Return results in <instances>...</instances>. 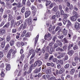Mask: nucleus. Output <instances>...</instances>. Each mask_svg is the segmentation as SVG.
Returning a JSON list of instances; mask_svg holds the SVG:
<instances>
[{
  "label": "nucleus",
  "mask_w": 80,
  "mask_h": 80,
  "mask_svg": "<svg viewBox=\"0 0 80 80\" xmlns=\"http://www.w3.org/2000/svg\"><path fill=\"white\" fill-rule=\"evenodd\" d=\"M44 38L45 40H50L52 38V37H51V34L50 33H48L45 34L44 36Z\"/></svg>",
  "instance_id": "nucleus-1"
},
{
  "label": "nucleus",
  "mask_w": 80,
  "mask_h": 80,
  "mask_svg": "<svg viewBox=\"0 0 80 80\" xmlns=\"http://www.w3.org/2000/svg\"><path fill=\"white\" fill-rule=\"evenodd\" d=\"M17 52V51H14L13 49H11L9 51V53H10V54H11L12 53V57L13 58L15 57V54Z\"/></svg>",
  "instance_id": "nucleus-2"
},
{
  "label": "nucleus",
  "mask_w": 80,
  "mask_h": 80,
  "mask_svg": "<svg viewBox=\"0 0 80 80\" xmlns=\"http://www.w3.org/2000/svg\"><path fill=\"white\" fill-rule=\"evenodd\" d=\"M77 17L73 16L70 17V19L72 22H75V21H76V20H77Z\"/></svg>",
  "instance_id": "nucleus-3"
},
{
  "label": "nucleus",
  "mask_w": 80,
  "mask_h": 80,
  "mask_svg": "<svg viewBox=\"0 0 80 80\" xmlns=\"http://www.w3.org/2000/svg\"><path fill=\"white\" fill-rule=\"evenodd\" d=\"M74 28L76 30H78V28H80V24H78V23L76 22L75 24Z\"/></svg>",
  "instance_id": "nucleus-4"
},
{
  "label": "nucleus",
  "mask_w": 80,
  "mask_h": 80,
  "mask_svg": "<svg viewBox=\"0 0 80 80\" xmlns=\"http://www.w3.org/2000/svg\"><path fill=\"white\" fill-rule=\"evenodd\" d=\"M6 33V30L4 29H0V34L1 35H3Z\"/></svg>",
  "instance_id": "nucleus-5"
},
{
  "label": "nucleus",
  "mask_w": 80,
  "mask_h": 80,
  "mask_svg": "<svg viewBox=\"0 0 80 80\" xmlns=\"http://www.w3.org/2000/svg\"><path fill=\"white\" fill-rule=\"evenodd\" d=\"M27 27V23H24V24H21L20 27V28L22 29V28L23 30H24Z\"/></svg>",
  "instance_id": "nucleus-6"
},
{
  "label": "nucleus",
  "mask_w": 80,
  "mask_h": 80,
  "mask_svg": "<svg viewBox=\"0 0 80 80\" xmlns=\"http://www.w3.org/2000/svg\"><path fill=\"white\" fill-rule=\"evenodd\" d=\"M52 68H49L46 71V73L47 74H50L52 73Z\"/></svg>",
  "instance_id": "nucleus-7"
},
{
  "label": "nucleus",
  "mask_w": 80,
  "mask_h": 80,
  "mask_svg": "<svg viewBox=\"0 0 80 80\" xmlns=\"http://www.w3.org/2000/svg\"><path fill=\"white\" fill-rule=\"evenodd\" d=\"M28 69V64L26 63L24 65L23 70L24 71H27Z\"/></svg>",
  "instance_id": "nucleus-8"
},
{
  "label": "nucleus",
  "mask_w": 80,
  "mask_h": 80,
  "mask_svg": "<svg viewBox=\"0 0 80 80\" xmlns=\"http://www.w3.org/2000/svg\"><path fill=\"white\" fill-rule=\"evenodd\" d=\"M30 14H31V12L30 11L26 12L25 13V18H27L28 17H29Z\"/></svg>",
  "instance_id": "nucleus-9"
},
{
  "label": "nucleus",
  "mask_w": 80,
  "mask_h": 80,
  "mask_svg": "<svg viewBox=\"0 0 80 80\" xmlns=\"http://www.w3.org/2000/svg\"><path fill=\"white\" fill-rule=\"evenodd\" d=\"M32 18L31 17H30L28 19V25H30L32 24Z\"/></svg>",
  "instance_id": "nucleus-10"
},
{
  "label": "nucleus",
  "mask_w": 80,
  "mask_h": 80,
  "mask_svg": "<svg viewBox=\"0 0 80 80\" xmlns=\"http://www.w3.org/2000/svg\"><path fill=\"white\" fill-rule=\"evenodd\" d=\"M63 35H64L65 36H67V33L68 32L67 29H65V28H64V29L63 30Z\"/></svg>",
  "instance_id": "nucleus-11"
},
{
  "label": "nucleus",
  "mask_w": 80,
  "mask_h": 80,
  "mask_svg": "<svg viewBox=\"0 0 80 80\" xmlns=\"http://www.w3.org/2000/svg\"><path fill=\"white\" fill-rule=\"evenodd\" d=\"M74 44L73 43H69V44L68 47V50H70L71 49V48L73 47V45Z\"/></svg>",
  "instance_id": "nucleus-12"
},
{
  "label": "nucleus",
  "mask_w": 80,
  "mask_h": 80,
  "mask_svg": "<svg viewBox=\"0 0 80 80\" xmlns=\"http://www.w3.org/2000/svg\"><path fill=\"white\" fill-rule=\"evenodd\" d=\"M72 15L73 16H75V17H77V16H78V13L77 12L73 10L72 12Z\"/></svg>",
  "instance_id": "nucleus-13"
},
{
  "label": "nucleus",
  "mask_w": 80,
  "mask_h": 80,
  "mask_svg": "<svg viewBox=\"0 0 80 80\" xmlns=\"http://www.w3.org/2000/svg\"><path fill=\"white\" fill-rule=\"evenodd\" d=\"M38 37H39V35H38L36 37V38L35 41V46H36V45H37V42H38Z\"/></svg>",
  "instance_id": "nucleus-14"
},
{
  "label": "nucleus",
  "mask_w": 80,
  "mask_h": 80,
  "mask_svg": "<svg viewBox=\"0 0 80 80\" xmlns=\"http://www.w3.org/2000/svg\"><path fill=\"white\" fill-rule=\"evenodd\" d=\"M40 70H41V67H40L38 69H36L34 70V73H38V72H40Z\"/></svg>",
  "instance_id": "nucleus-15"
},
{
  "label": "nucleus",
  "mask_w": 80,
  "mask_h": 80,
  "mask_svg": "<svg viewBox=\"0 0 80 80\" xmlns=\"http://www.w3.org/2000/svg\"><path fill=\"white\" fill-rule=\"evenodd\" d=\"M37 63H38V65L39 66V67L41 66L42 64V62L40 60L37 61Z\"/></svg>",
  "instance_id": "nucleus-16"
},
{
  "label": "nucleus",
  "mask_w": 80,
  "mask_h": 80,
  "mask_svg": "<svg viewBox=\"0 0 80 80\" xmlns=\"http://www.w3.org/2000/svg\"><path fill=\"white\" fill-rule=\"evenodd\" d=\"M17 7L18 8H20V7H23V4H21V3L19 2L17 4Z\"/></svg>",
  "instance_id": "nucleus-17"
},
{
  "label": "nucleus",
  "mask_w": 80,
  "mask_h": 80,
  "mask_svg": "<svg viewBox=\"0 0 80 80\" xmlns=\"http://www.w3.org/2000/svg\"><path fill=\"white\" fill-rule=\"evenodd\" d=\"M52 10L53 12H57V10H58V7L57 6L54 7Z\"/></svg>",
  "instance_id": "nucleus-18"
},
{
  "label": "nucleus",
  "mask_w": 80,
  "mask_h": 80,
  "mask_svg": "<svg viewBox=\"0 0 80 80\" xmlns=\"http://www.w3.org/2000/svg\"><path fill=\"white\" fill-rule=\"evenodd\" d=\"M65 70L63 68H61L60 70L59 71V74H62L63 73V72H64Z\"/></svg>",
  "instance_id": "nucleus-19"
},
{
  "label": "nucleus",
  "mask_w": 80,
  "mask_h": 80,
  "mask_svg": "<svg viewBox=\"0 0 80 80\" xmlns=\"http://www.w3.org/2000/svg\"><path fill=\"white\" fill-rule=\"evenodd\" d=\"M75 69L74 68H72L71 69V71H70V73L71 74V75H73V73L75 72Z\"/></svg>",
  "instance_id": "nucleus-20"
},
{
  "label": "nucleus",
  "mask_w": 80,
  "mask_h": 80,
  "mask_svg": "<svg viewBox=\"0 0 80 80\" xmlns=\"http://www.w3.org/2000/svg\"><path fill=\"white\" fill-rule=\"evenodd\" d=\"M57 62L59 63H61L62 65H63V60H61V59L59 60L57 62Z\"/></svg>",
  "instance_id": "nucleus-21"
},
{
  "label": "nucleus",
  "mask_w": 80,
  "mask_h": 80,
  "mask_svg": "<svg viewBox=\"0 0 80 80\" xmlns=\"http://www.w3.org/2000/svg\"><path fill=\"white\" fill-rule=\"evenodd\" d=\"M25 57V55L24 54H22V55L21 56L20 58L19 59V60L20 61H22L24 59V58Z\"/></svg>",
  "instance_id": "nucleus-22"
},
{
  "label": "nucleus",
  "mask_w": 80,
  "mask_h": 80,
  "mask_svg": "<svg viewBox=\"0 0 80 80\" xmlns=\"http://www.w3.org/2000/svg\"><path fill=\"white\" fill-rule=\"evenodd\" d=\"M73 50H71L70 51L68 52V54L69 55H73Z\"/></svg>",
  "instance_id": "nucleus-23"
},
{
  "label": "nucleus",
  "mask_w": 80,
  "mask_h": 80,
  "mask_svg": "<svg viewBox=\"0 0 80 80\" xmlns=\"http://www.w3.org/2000/svg\"><path fill=\"white\" fill-rule=\"evenodd\" d=\"M6 70H10V65L8 64L6 68Z\"/></svg>",
  "instance_id": "nucleus-24"
},
{
  "label": "nucleus",
  "mask_w": 80,
  "mask_h": 80,
  "mask_svg": "<svg viewBox=\"0 0 80 80\" xmlns=\"http://www.w3.org/2000/svg\"><path fill=\"white\" fill-rule=\"evenodd\" d=\"M14 23H15V20L14 19H12L11 22V25L12 27H13V25H14Z\"/></svg>",
  "instance_id": "nucleus-25"
},
{
  "label": "nucleus",
  "mask_w": 80,
  "mask_h": 80,
  "mask_svg": "<svg viewBox=\"0 0 80 80\" xmlns=\"http://www.w3.org/2000/svg\"><path fill=\"white\" fill-rule=\"evenodd\" d=\"M15 43V41H14L12 40L10 41V44L11 46H12L14 45V43Z\"/></svg>",
  "instance_id": "nucleus-26"
},
{
  "label": "nucleus",
  "mask_w": 80,
  "mask_h": 80,
  "mask_svg": "<svg viewBox=\"0 0 80 80\" xmlns=\"http://www.w3.org/2000/svg\"><path fill=\"white\" fill-rule=\"evenodd\" d=\"M52 30H53V27L52 26V25H50L49 28V32H52Z\"/></svg>",
  "instance_id": "nucleus-27"
},
{
  "label": "nucleus",
  "mask_w": 80,
  "mask_h": 80,
  "mask_svg": "<svg viewBox=\"0 0 80 80\" xmlns=\"http://www.w3.org/2000/svg\"><path fill=\"white\" fill-rule=\"evenodd\" d=\"M62 22L64 25H65V24H66V23H67V19L66 18H64L63 19Z\"/></svg>",
  "instance_id": "nucleus-28"
},
{
  "label": "nucleus",
  "mask_w": 80,
  "mask_h": 80,
  "mask_svg": "<svg viewBox=\"0 0 80 80\" xmlns=\"http://www.w3.org/2000/svg\"><path fill=\"white\" fill-rule=\"evenodd\" d=\"M9 18H8V21H10L12 18H13V17L12 15L11 14H9Z\"/></svg>",
  "instance_id": "nucleus-29"
},
{
  "label": "nucleus",
  "mask_w": 80,
  "mask_h": 80,
  "mask_svg": "<svg viewBox=\"0 0 80 80\" xmlns=\"http://www.w3.org/2000/svg\"><path fill=\"white\" fill-rule=\"evenodd\" d=\"M50 1L46 0V6H48V5L50 4Z\"/></svg>",
  "instance_id": "nucleus-30"
},
{
  "label": "nucleus",
  "mask_w": 80,
  "mask_h": 80,
  "mask_svg": "<svg viewBox=\"0 0 80 80\" xmlns=\"http://www.w3.org/2000/svg\"><path fill=\"white\" fill-rule=\"evenodd\" d=\"M60 29V27L59 26H57L55 29V32H57V31L59 30Z\"/></svg>",
  "instance_id": "nucleus-31"
},
{
  "label": "nucleus",
  "mask_w": 80,
  "mask_h": 80,
  "mask_svg": "<svg viewBox=\"0 0 80 80\" xmlns=\"http://www.w3.org/2000/svg\"><path fill=\"white\" fill-rule=\"evenodd\" d=\"M35 52H33L32 53V56H31L30 58V60H32L33 59V58H34V57H35Z\"/></svg>",
  "instance_id": "nucleus-32"
},
{
  "label": "nucleus",
  "mask_w": 80,
  "mask_h": 80,
  "mask_svg": "<svg viewBox=\"0 0 80 80\" xmlns=\"http://www.w3.org/2000/svg\"><path fill=\"white\" fill-rule=\"evenodd\" d=\"M56 16L57 18L60 17V12H59L58 11L56 12Z\"/></svg>",
  "instance_id": "nucleus-33"
},
{
  "label": "nucleus",
  "mask_w": 80,
  "mask_h": 80,
  "mask_svg": "<svg viewBox=\"0 0 80 80\" xmlns=\"http://www.w3.org/2000/svg\"><path fill=\"white\" fill-rule=\"evenodd\" d=\"M17 29L16 28H13L12 30V33H15L17 32Z\"/></svg>",
  "instance_id": "nucleus-34"
},
{
  "label": "nucleus",
  "mask_w": 80,
  "mask_h": 80,
  "mask_svg": "<svg viewBox=\"0 0 80 80\" xmlns=\"http://www.w3.org/2000/svg\"><path fill=\"white\" fill-rule=\"evenodd\" d=\"M10 25V23L8 22L3 27V28H5V27H6V28H8L9 26Z\"/></svg>",
  "instance_id": "nucleus-35"
},
{
  "label": "nucleus",
  "mask_w": 80,
  "mask_h": 80,
  "mask_svg": "<svg viewBox=\"0 0 80 80\" xmlns=\"http://www.w3.org/2000/svg\"><path fill=\"white\" fill-rule=\"evenodd\" d=\"M27 33V31L25 30L23 31V32H22V35H21L22 37H23L25 35V33Z\"/></svg>",
  "instance_id": "nucleus-36"
},
{
  "label": "nucleus",
  "mask_w": 80,
  "mask_h": 80,
  "mask_svg": "<svg viewBox=\"0 0 80 80\" xmlns=\"http://www.w3.org/2000/svg\"><path fill=\"white\" fill-rule=\"evenodd\" d=\"M36 12H37V9H35V10H34L32 12V14L33 16L35 15V14H36Z\"/></svg>",
  "instance_id": "nucleus-37"
},
{
  "label": "nucleus",
  "mask_w": 80,
  "mask_h": 80,
  "mask_svg": "<svg viewBox=\"0 0 80 80\" xmlns=\"http://www.w3.org/2000/svg\"><path fill=\"white\" fill-rule=\"evenodd\" d=\"M10 36H8L6 38V40L8 42H9L11 39Z\"/></svg>",
  "instance_id": "nucleus-38"
},
{
  "label": "nucleus",
  "mask_w": 80,
  "mask_h": 80,
  "mask_svg": "<svg viewBox=\"0 0 80 80\" xmlns=\"http://www.w3.org/2000/svg\"><path fill=\"white\" fill-rule=\"evenodd\" d=\"M73 49L75 50H78V46H77V45H75V46L73 47Z\"/></svg>",
  "instance_id": "nucleus-39"
},
{
  "label": "nucleus",
  "mask_w": 80,
  "mask_h": 80,
  "mask_svg": "<svg viewBox=\"0 0 80 80\" xmlns=\"http://www.w3.org/2000/svg\"><path fill=\"white\" fill-rule=\"evenodd\" d=\"M30 64H33V63L34 62V61L35 60V59L34 58H33L32 59H30Z\"/></svg>",
  "instance_id": "nucleus-40"
},
{
  "label": "nucleus",
  "mask_w": 80,
  "mask_h": 80,
  "mask_svg": "<svg viewBox=\"0 0 80 80\" xmlns=\"http://www.w3.org/2000/svg\"><path fill=\"white\" fill-rule=\"evenodd\" d=\"M27 5L28 6H30L31 5V2L30 0H28L27 2Z\"/></svg>",
  "instance_id": "nucleus-41"
},
{
  "label": "nucleus",
  "mask_w": 80,
  "mask_h": 80,
  "mask_svg": "<svg viewBox=\"0 0 80 80\" xmlns=\"http://www.w3.org/2000/svg\"><path fill=\"white\" fill-rule=\"evenodd\" d=\"M25 7H23L21 9V12L22 13H24L25 12Z\"/></svg>",
  "instance_id": "nucleus-42"
},
{
  "label": "nucleus",
  "mask_w": 80,
  "mask_h": 80,
  "mask_svg": "<svg viewBox=\"0 0 80 80\" xmlns=\"http://www.w3.org/2000/svg\"><path fill=\"white\" fill-rule=\"evenodd\" d=\"M48 54L47 53L45 54V57H44V58L45 59L47 60V59H48Z\"/></svg>",
  "instance_id": "nucleus-43"
},
{
  "label": "nucleus",
  "mask_w": 80,
  "mask_h": 80,
  "mask_svg": "<svg viewBox=\"0 0 80 80\" xmlns=\"http://www.w3.org/2000/svg\"><path fill=\"white\" fill-rule=\"evenodd\" d=\"M69 66H70V64H67L65 66L64 68H68L69 67Z\"/></svg>",
  "instance_id": "nucleus-44"
},
{
  "label": "nucleus",
  "mask_w": 80,
  "mask_h": 80,
  "mask_svg": "<svg viewBox=\"0 0 80 80\" xmlns=\"http://www.w3.org/2000/svg\"><path fill=\"white\" fill-rule=\"evenodd\" d=\"M64 11H65V12H69V8L68 7H66L65 8Z\"/></svg>",
  "instance_id": "nucleus-45"
},
{
  "label": "nucleus",
  "mask_w": 80,
  "mask_h": 80,
  "mask_svg": "<svg viewBox=\"0 0 80 80\" xmlns=\"http://www.w3.org/2000/svg\"><path fill=\"white\" fill-rule=\"evenodd\" d=\"M1 76L2 77H5V73H4L3 71H2Z\"/></svg>",
  "instance_id": "nucleus-46"
},
{
  "label": "nucleus",
  "mask_w": 80,
  "mask_h": 80,
  "mask_svg": "<svg viewBox=\"0 0 80 80\" xmlns=\"http://www.w3.org/2000/svg\"><path fill=\"white\" fill-rule=\"evenodd\" d=\"M58 37L60 39H62V38H63V35H59L58 36Z\"/></svg>",
  "instance_id": "nucleus-47"
},
{
  "label": "nucleus",
  "mask_w": 80,
  "mask_h": 80,
  "mask_svg": "<svg viewBox=\"0 0 80 80\" xmlns=\"http://www.w3.org/2000/svg\"><path fill=\"white\" fill-rule=\"evenodd\" d=\"M57 25L58 26L61 27V26H62V22H58Z\"/></svg>",
  "instance_id": "nucleus-48"
},
{
  "label": "nucleus",
  "mask_w": 80,
  "mask_h": 80,
  "mask_svg": "<svg viewBox=\"0 0 80 80\" xmlns=\"http://www.w3.org/2000/svg\"><path fill=\"white\" fill-rule=\"evenodd\" d=\"M58 60V59L57 58H53L52 59L53 62H56Z\"/></svg>",
  "instance_id": "nucleus-49"
},
{
  "label": "nucleus",
  "mask_w": 80,
  "mask_h": 80,
  "mask_svg": "<svg viewBox=\"0 0 80 80\" xmlns=\"http://www.w3.org/2000/svg\"><path fill=\"white\" fill-rule=\"evenodd\" d=\"M58 47V45L57 43H55L54 45V48H57Z\"/></svg>",
  "instance_id": "nucleus-50"
},
{
  "label": "nucleus",
  "mask_w": 80,
  "mask_h": 80,
  "mask_svg": "<svg viewBox=\"0 0 80 80\" xmlns=\"http://www.w3.org/2000/svg\"><path fill=\"white\" fill-rule=\"evenodd\" d=\"M60 12H61V15H64L65 13H64V11H63V10H60Z\"/></svg>",
  "instance_id": "nucleus-51"
},
{
  "label": "nucleus",
  "mask_w": 80,
  "mask_h": 80,
  "mask_svg": "<svg viewBox=\"0 0 80 80\" xmlns=\"http://www.w3.org/2000/svg\"><path fill=\"white\" fill-rule=\"evenodd\" d=\"M7 57L8 58H10L11 57V54L8 53L7 55Z\"/></svg>",
  "instance_id": "nucleus-52"
},
{
  "label": "nucleus",
  "mask_w": 80,
  "mask_h": 80,
  "mask_svg": "<svg viewBox=\"0 0 80 80\" xmlns=\"http://www.w3.org/2000/svg\"><path fill=\"white\" fill-rule=\"evenodd\" d=\"M32 69L30 68L29 69V70L27 72L28 74H30L31 72H32Z\"/></svg>",
  "instance_id": "nucleus-53"
},
{
  "label": "nucleus",
  "mask_w": 80,
  "mask_h": 80,
  "mask_svg": "<svg viewBox=\"0 0 80 80\" xmlns=\"http://www.w3.org/2000/svg\"><path fill=\"white\" fill-rule=\"evenodd\" d=\"M66 55V53H62L61 54V57H65Z\"/></svg>",
  "instance_id": "nucleus-54"
},
{
  "label": "nucleus",
  "mask_w": 80,
  "mask_h": 80,
  "mask_svg": "<svg viewBox=\"0 0 80 80\" xmlns=\"http://www.w3.org/2000/svg\"><path fill=\"white\" fill-rule=\"evenodd\" d=\"M62 15L63 16V17L65 18H66L68 17V15L67 14L64 13Z\"/></svg>",
  "instance_id": "nucleus-55"
},
{
  "label": "nucleus",
  "mask_w": 80,
  "mask_h": 80,
  "mask_svg": "<svg viewBox=\"0 0 80 80\" xmlns=\"http://www.w3.org/2000/svg\"><path fill=\"white\" fill-rule=\"evenodd\" d=\"M53 3H51L49 6V8L50 9H51L52 7H53Z\"/></svg>",
  "instance_id": "nucleus-56"
},
{
  "label": "nucleus",
  "mask_w": 80,
  "mask_h": 80,
  "mask_svg": "<svg viewBox=\"0 0 80 80\" xmlns=\"http://www.w3.org/2000/svg\"><path fill=\"white\" fill-rule=\"evenodd\" d=\"M31 8L32 10H35V9H37L33 5H32L31 6Z\"/></svg>",
  "instance_id": "nucleus-57"
},
{
  "label": "nucleus",
  "mask_w": 80,
  "mask_h": 80,
  "mask_svg": "<svg viewBox=\"0 0 80 80\" xmlns=\"http://www.w3.org/2000/svg\"><path fill=\"white\" fill-rule=\"evenodd\" d=\"M52 40L54 42H55V40H56V36H54L52 37Z\"/></svg>",
  "instance_id": "nucleus-58"
},
{
  "label": "nucleus",
  "mask_w": 80,
  "mask_h": 80,
  "mask_svg": "<svg viewBox=\"0 0 80 80\" xmlns=\"http://www.w3.org/2000/svg\"><path fill=\"white\" fill-rule=\"evenodd\" d=\"M25 35L26 37H30V34L28 32Z\"/></svg>",
  "instance_id": "nucleus-59"
},
{
  "label": "nucleus",
  "mask_w": 80,
  "mask_h": 80,
  "mask_svg": "<svg viewBox=\"0 0 80 80\" xmlns=\"http://www.w3.org/2000/svg\"><path fill=\"white\" fill-rule=\"evenodd\" d=\"M7 17H8V16H7V14H4L3 16V18H7Z\"/></svg>",
  "instance_id": "nucleus-60"
},
{
  "label": "nucleus",
  "mask_w": 80,
  "mask_h": 80,
  "mask_svg": "<svg viewBox=\"0 0 80 80\" xmlns=\"http://www.w3.org/2000/svg\"><path fill=\"white\" fill-rule=\"evenodd\" d=\"M49 46H47L46 48V51H47V52H49L50 51V49H49Z\"/></svg>",
  "instance_id": "nucleus-61"
},
{
  "label": "nucleus",
  "mask_w": 80,
  "mask_h": 80,
  "mask_svg": "<svg viewBox=\"0 0 80 80\" xmlns=\"http://www.w3.org/2000/svg\"><path fill=\"white\" fill-rule=\"evenodd\" d=\"M63 41L65 42V43H68V41H67V39L66 38H64L63 39Z\"/></svg>",
  "instance_id": "nucleus-62"
},
{
  "label": "nucleus",
  "mask_w": 80,
  "mask_h": 80,
  "mask_svg": "<svg viewBox=\"0 0 80 80\" xmlns=\"http://www.w3.org/2000/svg\"><path fill=\"white\" fill-rule=\"evenodd\" d=\"M58 45L59 46V47H62L63 45V44H62V43L61 42L59 43L58 44Z\"/></svg>",
  "instance_id": "nucleus-63"
},
{
  "label": "nucleus",
  "mask_w": 80,
  "mask_h": 80,
  "mask_svg": "<svg viewBox=\"0 0 80 80\" xmlns=\"http://www.w3.org/2000/svg\"><path fill=\"white\" fill-rule=\"evenodd\" d=\"M55 77L53 76L50 78V79L51 80H54L55 79Z\"/></svg>",
  "instance_id": "nucleus-64"
}]
</instances>
